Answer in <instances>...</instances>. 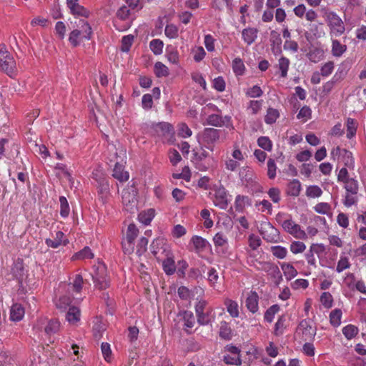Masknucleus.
<instances>
[{
    "label": "nucleus",
    "mask_w": 366,
    "mask_h": 366,
    "mask_svg": "<svg viewBox=\"0 0 366 366\" xmlns=\"http://www.w3.org/2000/svg\"><path fill=\"white\" fill-rule=\"evenodd\" d=\"M151 249L157 259L160 258V257L158 256L159 254H164L165 258L162 260V265L165 274L167 275L174 274L176 272V265L174 255L169 245L167 244L165 239L163 238L155 239L151 244Z\"/></svg>",
    "instance_id": "f257e3e1"
},
{
    "label": "nucleus",
    "mask_w": 366,
    "mask_h": 366,
    "mask_svg": "<svg viewBox=\"0 0 366 366\" xmlns=\"http://www.w3.org/2000/svg\"><path fill=\"white\" fill-rule=\"evenodd\" d=\"M277 222L281 225L283 230L292 235L293 237L305 240L307 238L306 232L302 227L296 223L291 214L284 212H279L275 217Z\"/></svg>",
    "instance_id": "f03ea898"
},
{
    "label": "nucleus",
    "mask_w": 366,
    "mask_h": 366,
    "mask_svg": "<svg viewBox=\"0 0 366 366\" xmlns=\"http://www.w3.org/2000/svg\"><path fill=\"white\" fill-rule=\"evenodd\" d=\"M74 24V29L69 34V41L73 46L76 47L81 42L89 40L92 31L89 24L84 19H78Z\"/></svg>",
    "instance_id": "7ed1b4c3"
},
{
    "label": "nucleus",
    "mask_w": 366,
    "mask_h": 366,
    "mask_svg": "<svg viewBox=\"0 0 366 366\" xmlns=\"http://www.w3.org/2000/svg\"><path fill=\"white\" fill-rule=\"evenodd\" d=\"M137 189L134 185L127 186L122 191V204L125 210L133 214L138 210Z\"/></svg>",
    "instance_id": "20e7f679"
},
{
    "label": "nucleus",
    "mask_w": 366,
    "mask_h": 366,
    "mask_svg": "<svg viewBox=\"0 0 366 366\" xmlns=\"http://www.w3.org/2000/svg\"><path fill=\"white\" fill-rule=\"evenodd\" d=\"M0 70L13 77L16 75V64L14 56L5 46L0 47Z\"/></svg>",
    "instance_id": "39448f33"
},
{
    "label": "nucleus",
    "mask_w": 366,
    "mask_h": 366,
    "mask_svg": "<svg viewBox=\"0 0 366 366\" xmlns=\"http://www.w3.org/2000/svg\"><path fill=\"white\" fill-rule=\"evenodd\" d=\"M94 271L92 274L94 287L99 290H104L109 287V281L107 278V269L106 265L99 262L94 266Z\"/></svg>",
    "instance_id": "423d86ee"
},
{
    "label": "nucleus",
    "mask_w": 366,
    "mask_h": 366,
    "mask_svg": "<svg viewBox=\"0 0 366 366\" xmlns=\"http://www.w3.org/2000/svg\"><path fill=\"white\" fill-rule=\"evenodd\" d=\"M325 21L330 28L331 36H339L345 32L344 22L336 13L333 11L327 12L325 14Z\"/></svg>",
    "instance_id": "0eeeda50"
},
{
    "label": "nucleus",
    "mask_w": 366,
    "mask_h": 366,
    "mask_svg": "<svg viewBox=\"0 0 366 366\" xmlns=\"http://www.w3.org/2000/svg\"><path fill=\"white\" fill-rule=\"evenodd\" d=\"M131 25L130 11L127 6H122L117 11L114 26L118 31H124L129 29Z\"/></svg>",
    "instance_id": "6e6552de"
},
{
    "label": "nucleus",
    "mask_w": 366,
    "mask_h": 366,
    "mask_svg": "<svg viewBox=\"0 0 366 366\" xmlns=\"http://www.w3.org/2000/svg\"><path fill=\"white\" fill-rule=\"evenodd\" d=\"M219 131L218 129L214 128H206L202 132L199 139V142L200 144H202L205 148L210 151H213V144L219 139Z\"/></svg>",
    "instance_id": "1a4fd4ad"
},
{
    "label": "nucleus",
    "mask_w": 366,
    "mask_h": 366,
    "mask_svg": "<svg viewBox=\"0 0 366 366\" xmlns=\"http://www.w3.org/2000/svg\"><path fill=\"white\" fill-rule=\"evenodd\" d=\"M259 232L263 239L268 242H276L279 239L278 230L269 222L261 224Z\"/></svg>",
    "instance_id": "9d476101"
},
{
    "label": "nucleus",
    "mask_w": 366,
    "mask_h": 366,
    "mask_svg": "<svg viewBox=\"0 0 366 366\" xmlns=\"http://www.w3.org/2000/svg\"><path fill=\"white\" fill-rule=\"evenodd\" d=\"M212 202L216 207L222 209H227L229 200L227 191L223 187H219L214 189Z\"/></svg>",
    "instance_id": "9b49d317"
},
{
    "label": "nucleus",
    "mask_w": 366,
    "mask_h": 366,
    "mask_svg": "<svg viewBox=\"0 0 366 366\" xmlns=\"http://www.w3.org/2000/svg\"><path fill=\"white\" fill-rule=\"evenodd\" d=\"M239 179L245 187H252L256 183V176L252 168L249 167H243L239 169Z\"/></svg>",
    "instance_id": "f8f14e48"
},
{
    "label": "nucleus",
    "mask_w": 366,
    "mask_h": 366,
    "mask_svg": "<svg viewBox=\"0 0 366 366\" xmlns=\"http://www.w3.org/2000/svg\"><path fill=\"white\" fill-rule=\"evenodd\" d=\"M92 177L96 181L97 186L100 193L104 194L109 192V183L104 177L102 169L99 168L94 169Z\"/></svg>",
    "instance_id": "ddd939ff"
},
{
    "label": "nucleus",
    "mask_w": 366,
    "mask_h": 366,
    "mask_svg": "<svg viewBox=\"0 0 366 366\" xmlns=\"http://www.w3.org/2000/svg\"><path fill=\"white\" fill-rule=\"evenodd\" d=\"M297 330H301L305 341L312 340L315 334L316 328L311 325L310 320H304L298 325Z\"/></svg>",
    "instance_id": "4468645a"
},
{
    "label": "nucleus",
    "mask_w": 366,
    "mask_h": 366,
    "mask_svg": "<svg viewBox=\"0 0 366 366\" xmlns=\"http://www.w3.org/2000/svg\"><path fill=\"white\" fill-rule=\"evenodd\" d=\"M66 6L70 12L74 16L87 17L89 11L79 3V0H66Z\"/></svg>",
    "instance_id": "2eb2a0df"
},
{
    "label": "nucleus",
    "mask_w": 366,
    "mask_h": 366,
    "mask_svg": "<svg viewBox=\"0 0 366 366\" xmlns=\"http://www.w3.org/2000/svg\"><path fill=\"white\" fill-rule=\"evenodd\" d=\"M139 234V230L134 224H129L126 233L125 240L127 241L129 252L134 251V242Z\"/></svg>",
    "instance_id": "dca6fc26"
},
{
    "label": "nucleus",
    "mask_w": 366,
    "mask_h": 366,
    "mask_svg": "<svg viewBox=\"0 0 366 366\" xmlns=\"http://www.w3.org/2000/svg\"><path fill=\"white\" fill-rule=\"evenodd\" d=\"M68 241L64 238V234L61 231H57L53 239H46L45 243L49 247L58 248L61 244L66 245Z\"/></svg>",
    "instance_id": "f3484780"
},
{
    "label": "nucleus",
    "mask_w": 366,
    "mask_h": 366,
    "mask_svg": "<svg viewBox=\"0 0 366 366\" xmlns=\"http://www.w3.org/2000/svg\"><path fill=\"white\" fill-rule=\"evenodd\" d=\"M258 29L253 27H247L242 31V38L247 45L252 44L257 39Z\"/></svg>",
    "instance_id": "a211bd4d"
},
{
    "label": "nucleus",
    "mask_w": 366,
    "mask_h": 366,
    "mask_svg": "<svg viewBox=\"0 0 366 366\" xmlns=\"http://www.w3.org/2000/svg\"><path fill=\"white\" fill-rule=\"evenodd\" d=\"M94 257V254L93 253L92 250L89 247H84L80 251L74 253L71 259L72 261L76 260H86V259H91Z\"/></svg>",
    "instance_id": "6ab92c4d"
},
{
    "label": "nucleus",
    "mask_w": 366,
    "mask_h": 366,
    "mask_svg": "<svg viewBox=\"0 0 366 366\" xmlns=\"http://www.w3.org/2000/svg\"><path fill=\"white\" fill-rule=\"evenodd\" d=\"M112 176L119 182H126L129 179V172L124 171L123 164L119 162L115 164Z\"/></svg>",
    "instance_id": "aec40b11"
},
{
    "label": "nucleus",
    "mask_w": 366,
    "mask_h": 366,
    "mask_svg": "<svg viewBox=\"0 0 366 366\" xmlns=\"http://www.w3.org/2000/svg\"><path fill=\"white\" fill-rule=\"evenodd\" d=\"M280 264L281 269L287 280H291L297 275V271L292 264L284 262H281Z\"/></svg>",
    "instance_id": "412c9836"
},
{
    "label": "nucleus",
    "mask_w": 366,
    "mask_h": 366,
    "mask_svg": "<svg viewBox=\"0 0 366 366\" xmlns=\"http://www.w3.org/2000/svg\"><path fill=\"white\" fill-rule=\"evenodd\" d=\"M252 205V200L247 196L237 195L234 201V207L237 212H242L245 207Z\"/></svg>",
    "instance_id": "4be33fe9"
},
{
    "label": "nucleus",
    "mask_w": 366,
    "mask_h": 366,
    "mask_svg": "<svg viewBox=\"0 0 366 366\" xmlns=\"http://www.w3.org/2000/svg\"><path fill=\"white\" fill-rule=\"evenodd\" d=\"M182 318L184 322V330L187 334H191L188 329H191L194 326L195 318L193 313L190 311H184L182 313Z\"/></svg>",
    "instance_id": "5701e85b"
},
{
    "label": "nucleus",
    "mask_w": 366,
    "mask_h": 366,
    "mask_svg": "<svg viewBox=\"0 0 366 366\" xmlns=\"http://www.w3.org/2000/svg\"><path fill=\"white\" fill-rule=\"evenodd\" d=\"M24 315V307L19 304H13L11 308L10 318L13 321H20Z\"/></svg>",
    "instance_id": "b1692460"
},
{
    "label": "nucleus",
    "mask_w": 366,
    "mask_h": 366,
    "mask_svg": "<svg viewBox=\"0 0 366 366\" xmlns=\"http://www.w3.org/2000/svg\"><path fill=\"white\" fill-rule=\"evenodd\" d=\"M155 216V211L153 209H149L140 212L138 215L139 221L144 225L150 224L152 220Z\"/></svg>",
    "instance_id": "393cba45"
},
{
    "label": "nucleus",
    "mask_w": 366,
    "mask_h": 366,
    "mask_svg": "<svg viewBox=\"0 0 366 366\" xmlns=\"http://www.w3.org/2000/svg\"><path fill=\"white\" fill-rule=\"evenodd\" d=\"M67 321L71 324H74L80 320V310L77 307L71 306L66 315Z\"/></svg>",
    "instance_id": "a878e982"
},
{
    "label": "nucleus",
    "mask_w": 366,
    "mask_h": 366,
    "mask_svg": "<svg viewBox=\"0 0 366 366\" xmlns=\"http://www.w3.org/2000/svg\"><path fill=\"white\" fill-rule=\"evenodd\" d=\"M345 45L342 44L338 40L333 39L332 41V54L334 56L340 57L346 51Z\"/></svg>",
    "instance_id": "bb28decb"
},
{
    "label": "nucleus",
    "mask_w": 366,
    "mask_h": 366,
    "mask_svg": "<svg viewBox=\"0 0 366 366\" xmlns=\"http://www.w3.org/2000/svg\"><path fill=\"white\" fill-rule=\"evenodd\" d=\"M324 54L325 52L323 49L320 48H314L307 54V57L311 61L317 63L323 59Z\"/></svg>",
    "instance_id": "cd10ccee"
},
{
    "label": "nucleus",
    "mask_w": 366,
    "mask_h": 366,
    "mask_svg": "<svg viewBox=\"0 0 366 366\" xmlns=\"http://www.w3.org/2000/svg\"><path fill=\"white\" fill-rule=\"evenodd\" d=\"M301 191V183L297 179L291 181L287 187V192L290 195L297 197Z\"/></svg>",
    "instance_id": "c85d7f7f"
},
{
    "label": "nucleus",
    "mask_w": 366,
    "mask_h": 366,
    "mask_svg": "<svg viewBox=\"0 0 366 366\" xmlns=\"http://www.w3.org/2000/svg\"><path fill=\"white\" fill-rule=\"evenodd\" d=\"M232 70L236 76H242L245 71V66L240 58H235L232 61Z\"/></svg>",
    "instance_id": "c756f323"
},
{
    "label": "nucleus",
    "mask_w": 366,
    "mask_h": 366,
    "mask_svg": "<svg viewBox=\"0 0 366 366\" xmlns=\"http://www.w3.org/2000/svg\"><path fill=\"white\" fill-rule=\"evenodd\" d=\"M164 43L162 40L155 39L149 42V48L154 55L162 54Z\"/></svg>",
    "instance_id": "7c9ffc66"
},
{
    "label": "nucleus",
    "mask_w": 366,
    "mask_h": 366,
    "mask_svg": "<svg viewBox=\"0 0 366 366\" xmlns=\"http://www.w3.org/2000/svg\"><path fill=\"white\" fill-rule=\"evenodd\" d=\"M219 337L225 340H230L232 337V332L231 327L225 322L221 323L219 332Z\"/></svg>",
    "instance_id": "2f4dec72"
},
{
    "label": "nucleus",
    "mask_w": 366,
    "mask_h": 366,
    "mask_svg": "<svg viewBox=\"0 0 366 366\" xmlns=\"http://www.w3.org/2000/svg\"><path fill=\"white\" fill-rule=\"evenodd\" d=\"M279 117L280 113L277 109L274 108H268L264 117V122L267 124H272L277 121Z\"/></svg>",
    "instance_id": "473e14b6"
},
{
    "label": "nucleus",
    "mask_w": 366,
    "mask_h": 366,
    "mask_svg": "<svg viewBox=\"0 0 366 366\" xmlns=\"http://www.w3.org/2000/svg\"><path fill=\"white\" fill-rule=\"evenodd\" d=\"M213 242L216 247H227L228 245L227 237L222 232H218L214 236Z\"/></svg>",
    "instance_id": "72a5a7b5"
},
{
    "label": "nucleus",
    "mask_w": 366,
    "mask_h": 366,
    "mask_svg": "<svg viewBox=\"0 0 366 366\" xmlns=\"http://www.w3.org/2000/svg\"><path fill=\"white\" fill-rule=\"evenodd\" d=\"M344 188L346 192H351L353 194H357L359 190L358 182L354 178H351L346 182H343Z\"/></svg>",
    "instance_id": "f704fd0d"
},
{
    "label": "nucleus",
    "mask_w": 366,
    "mask_h": 366,
    "mask_svg": "<svg viewBox=\"0 0 366 366\" xmlns=\"http://www.w3.org/2000/svg\"><path fill=\"white\" fill-rule=\"evenodd\" d=\"M297 118L302 122H306L312 118V109L308 106L302 107L299 111Z\"/></svg>",
    "instance_id": "c9c22d12"
},
{
    "label": "nucleus",
    "mask_w": 366,
    "mask_h": 366,
    "mask_svg": "<svg viewBox=\"0 0 366 366\" xmlns=\"http://www.w3.org/2000/svg\"><path fill=\"white\" fill-rule=\"evenodd\" d=\"M270 251L273 256L280 259H285L287 254V248L280 245L271 247Z\"/></svg>",
    "instance_id": "e433bc0d"
},
{
    "label": "nucleus",
    "mask_w": 366,
    "mask_h": 366,
    "mask_svg": "<svg viewBox=\"0 0 366 366\" xmlns=\"http://www.w3.org/2000/svg\"><path fill=\"white\" fill-rule=\"evenodd\" d=\"M350 265L351 264L349 261V258L345 254H342L340 257V259L337 262L336 271L338 273H340L345 269L350 268Z\"/></svg>",
    "instance_id": "4c0bfd02"
},
{
    "label": "nucleus",
    "mask_w": 366,
    "mask_h": 366,
    "mask_svg": "<svg viewBox=\"0 0 366 366\" xmlns=\"http://www.w3.org/2000/svg\"><path fill=\"white\" fill-rule=\"evenodd\" d=\"M154 70L158 77H164L169 75L168 67L160 61L155 63Z\"/></svg>",
    "instance_id": "58836bf2"
},
{
    "label": "nucleus",
    "mask_w": 366,
    "mask_h": 366,
    "mask_svg": "<svg viewBox=\"0 0 366 366\" xmlns=\"http://www.w3.org/2000/svg\"><path fill=\"white\" fill-rule=\"evenodd\" d=\"M167 60L173 64H178L179 61V54L177 49L171 47L167 49Z\"/></svg>",
    "instance_id": "ea45409f"
},
{
    "label": "nucleus",
    "mask_w": 366,
    "mask_h": 366,
    "mask_svg": "<svg viewBox=\"0 0 366 366\" xmlns=\"http://www.w3.org/2000/svg\"><path fill=\"white\" fill-rule=\"evenodd\" d=\"M290 61L289 59L282 56L278 61V67L281 72V76L285 78L287 76Z\"/></svg>",
    "instance_id": "a19ab883"
},
{
    "label": "nucleus",
    "mask_w": 366,
    "mask_h": 366,
    "mask_svg": "<svg viewBox=\"0 0 366 366\" xmlns=\"http://www.w3.org/2000/svg\"><path fill=\"white\" fill-rule=\"evenodd\" d=\"M342 311L340 309H335L330 314V321L332 326L338 327L341 323Z\"/></svg>",
    "instance_id": "79ce46f5"
},
{
    "label": "nucleus",
    "mask_w": 366,
    "mask_h": 366,
    "mask_svg": "<svg viewBox=\"0 0 366 366\" xmlns=\"http://www.w3.org/2000/svg\"><path fill=\"white\" fill-rule=\"evenodd\" d=\"M357 122L354 119L348 118L347 119V137L352 138L357 132Z\"/></svg>",
    "instance_id": "37998d69"
},
{
    "label": "nucleus",
    "mask_w": 366,
    "mask_h": 366,
    "mask_svg": "<svg viewBox=\"0 0 366 366\" xmlns=\"http://www.w3.org/2000/svg\"><path fill=\"white\" fill-rule=\"evenodd\" d=\"M164 34L169 39H176L179 36V28L174 24H167L164 29Z\"/></svg>",
    "instance_id": "c03bdc74"
},
{
    "label": "nucleus",
    "mask_w": 366,
    "mask_h": 366,
    "mask_svg": "<svg viewBox=\"0 0 366 366\" xmlns=\"http://www.w3.org/2000/svg\"><path fill=\"white\" fill-rule=\"evenodd\" d=\"M342 333L347 340L355 337L358 333V328L352 325H348L342 328Z\"/></svg>",
    "instance_id": "a18cd8bd"
},
{
    "label": "nucleus",
    "mask_w": 366,
    "mask_h": 366,
    "mask_svg": "<svg viewBox=\"0 0 366 366\" xmlns=\"http://www.w3.org/2000/svg\"><path fill=\"white\" fill-rule=\"evenodd\" d=\"M60 323L57 320H51L44 328V331L47 335H51L57 332L59 330Z\"/></svg>",
    "instance_id": "49530a36"
},
{
    "label": "nucleus",
    "mask_w": 366,
    "mask_h": 366,
    "mask_svg": "<svg viewBox=\"0 0 366 366\" xmlns=\"http://www.w3.org/2000/svg\"><path fill=\"white\" fill-rule=\"evenodd\" d=\"M357 202L358 198L357 194L346 192L342 202L346 207H350L352 205L357 204Z\"/></svg>",
    "instance_id": "de8ad7c7"
},
{
    "label": "nucleus",
    "mask_w": 366,
    "mask_h": 366,
    "mask_svg": "<svg viewBox=\"0 0 366 366\" xmlns=\"http://www.w3.org/2000/svg\"><path fill=\"white\" fill-rule=\"evenodd\" d=\"M211 312L212 310L209 307H208V309H207V311H205L204 312H202L199 315H197L198 323L201 325H207L209 322H211Z\"/></svg>",
    "instance_id": "09e8293b"
},
{
    "label": "nucleus",
    "mask_w": 366,
    "mask_h": 366,
    "mask_svg": "<svg viewBox=\"0 0 366 366\" xmlns=\"http://www.w3.org/2000/svg\"><path fill=\"white\" fill-rule=\"evenodd\" d=\"M83 284L84 280L82 276L80 274H76L74 276L72 282H71L74 291L77 293L80 292L82 290Z\"/></svg>",
    "instance_id": "8fccbe9b"
},
{
    "label": "nucleus",
    "mask_w": 366,
    "mask_h": 366,
    "mask_svg": "<svg viewBox=\"0 0 366 366\" xmlns=\"http://www.w3.org/2000/svg\"><path fill=\"white\" fill-rule=\"evenodd\" d=\"M191 242L198 250L204 249L208 244V242L205 239L197 235L192 237Z\"/></svg>",
    "instance_id": "3c124183"
},
{
    "label": "nucleus",
    "mask_w": 366,
    "mask_h": 366,
    "mask_svg": "<svg viewBox=\"0 0 366 366\" xmlns=\"http://www.w3.org/2000/svg\"><path fill=\"white\" fill-rule=\"evenodd\" d=\"M322 191L319 186L311 185L306 189V195L310 198H317L322 195Z\"/></svg>",
    "instance_id": "603ef678"
},
{
    "label": "nucleus",
    "mask_w": 366,
    "mask_h": 366,
    "mask_svg": "<svg viewBox=\"0 0 366 366\" xmlns=\"http://www.w3.org/2000/svg\"><path fill=\"white\" fill-rule=\"evenodd\" d=\"M59 202H60V214L62 217H68L69 214V206L68 201L65 197H59Z\"/></svg>",
    "instance_id": "864d4df0"
},
{
    "label": "nucleus",
    "mask_w": 366,
    "mask_h": 366,
    "mask_svg": "<svg viewBox=\"0 0 366 366\" xmlns=\"http://www.w3.org/2000/svg\"><path fill=\"white\" fill-rule=\"evenodd\" d=\"M192 130L185 123H180L177 126V134L182 138H187L192 135Z\"/></svg>",
    "instance_id": "5fc2aeb1"
},
{
    "label": "nucleus",
    "mask_w": 366,
    "mask_h": 366,
    "mask_svg": "<svg viewBox=\"0 0 366 366\" xmlns=\"http://www.w3.org/2000/svg\"><path fill=\"white\" fill-rule=\"evenodd\" d=\"M255 207L262 212H267L268 214L272 213V206L268 200L263 199L262 201L257 202Z\"/></svg>",
    "instance_id": "6e6d98bb"
},
{
    "label": "nucleus",
    "mask_w": 366,
    "mask_h": 366,
    "mask_svg": "<svg viewBox=\"0 0 366 366\" xmlns=\"http://www.w3.org/2000/svg\"><path fill=\"white\" fill-rule=\"evenodd\" d=\"M290 251L293 254H299L303 252L306 249V245L302 242L294 241L290 244Z\"/></svg>",
    "instance_id": "4d7b16f0"
},
{
    "label": "nucleus",
    "mask_w": 366,
    "mask_h": 366,
    "mask_svg": "<svg viewBox=\"0 0 366 366\" xmlns=\"http://www.w3.org/2000/svg\"><path fill=\"white\" fill-rule=\"evenodd\" d=\"M314 209L319 214L327 215L330 213L331 206L327 202H320L315 206Z\"/></svg>",
    "instance_id": "13d9d810"
},
{
    "label": "nucleus",
    "mask_w": 366,
    "mask_h": 366,
    "mask_svg": "<svg viewBox=\"0 0 366 366\" xmlns=\"http://www.w3.org/2000/svg\"><path fill=\"white\" fill-rule=\"evenodd\" d=\"M257 144L259 147L267 151H271L272 143L267 137H260L257 139Z\"/></svg>",
    "instance_id": "bf43d9fd"
},
{
    "label": "nucleus",
    "mask_w": 366,
    "mask_h": 366,
    "mask_svg": "<svg viewBox=\"0 0 366 366\" xmlns=\"http://www.w3.org/2000/svg\"><path fill=\"white\" fill-rule=\"evenodd\" d=\"M262 106V101L252 100L249 103L247 110L252 114H257L261 110Z\"/></svg>",
    "instance_id": "052dcab7"
},
{
    "label": "nucleus",
    "mask_w": 366,
    "mask_h": 366,
    "mask_svg": "<svg viewBox=\"0 0 366 366\" xmlns=\"http://www.w3.org/2000/svg\"><path fill=\"white\" fill-rule=\"evenodd\" d=\"M232 157L231 159H233L234 160H237L239 163L241 162H243L244 160V157L242 151L240 150L238 144L235 143L233 146V149L231 153Z\"/></svg>",
    "instance_id": "680f3d73"
},
{
    "label": "nucleus",
    "mask_w": 366,
    "mask_h": 366,
    "mask_svg": "<svg viewBox=\"0 0 366 366\" xmlns=\"http://www.w3.org/2000/svg\"><path fill=\"white\" fill-rule=\"evenodd\" d=\"M267 194L271 200L275 204L279 203L281 200V192L277 187L270 188L267 192Z\"/></svg>",
    "instance_id": "e2e57ef3"
},
{
    "label": "nucleus",
    "mask_w": 366,
    "mask_h": 366,
    "mask_svg": "<svg viewBox=\"0 0 366 366\" xmlns=\"http://www.w3.org/2000/svg\"><path fill=\"white\" fill-rule=\"evenodd\" d=\"M279 306L277 305H274L271 306L264 313V320L268 322H272L274 315L279 311Z\"/></svg>",
    "instance_id": "0e129e2a"
},
{
    "label": "nucleus",
    "mask_w": 366,
    "mask_h": 366,
    "mask_svg": "<svg viewBox=\"0 0 366 366\" xmlns=\"http://www.w3.org/2000/svg\"><path fill=\"white\" fill-rule=\"evenodd\" d=\"M334 67L335 65L333 61H327L322 66L320 69V74L323 76H328L332 73Z\"/></svg>",
    "instance_id": "69168bd1"
},
{
    "label": "nucleus",
    "mask_w": 366,
    "mask_h": 366,
    "mask_svg": "<svg viewBox=\"0 0 366 366\" xmlns=\"http://www.w3.org/2000/svg\"><path fill=\"white\" fill-rule=\"evenodd\" d=\"M66 27L63 21H57L55 25L56 35L60 39H63L65 37Z\"/></svg>",
    "instance_id": "338daca9"
},
{
    "label": "nucleus",
    "mask_w": 366,
    "mask_h": 366,
    "mask_svg": "<svg viewBox=\"0 0 366 366\" xmlns=\"http://www.w3.org/2000/svg\"><path fill=\"white\" fill-rule=\"evenodd\" d=\"M187 233L186 228L181 224H176L172 230V235L174 238H180Z\"/></svg>",
    "instance_id": "774afa93"
}]
</instances>
